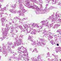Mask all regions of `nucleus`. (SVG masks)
<instances>
[{
    "label": "nucleus",
    "mask_w": 61,
    "mask_h": 61,
    "mask_svg": "<svg viewBox=\"0 0 61 61\" xmlns=\"http://www.w3.org/2000/svg\"><path fill=\"white\" fill-rule=\"evenodd\" d=\"M18 50L17 52L20 56L21 55V54L24 55V54L27 53V51L26 49L23 47L22 46L19 47Z\"/></svg>",
    "instance_id": "nucleus-1"
},
{
    "label": "nucleus",
    "mask_w": 61,
    "mask_h": 61,
    "mask_svg": "<svg viewBox=\"0 0 61 61\" xmlns=\"http://www.w3.org/2000/svg\"><path fill=\"white\" fill-rule=\"evenodd\" d=\"M40 40H41V42H39L37 43H36V46H38L39 45L41 46V47H44V45H45L46 44V43H45V39H39Z\"/></svg>",
    "instance_id": "nucleus-2"
},
{
    "label": "nucleus",
    "mask_w": 61,
    "mask_h": 61,
    "mask_svg": "<svg viewBox=\"0 0 61 61\" xmlns=\"http://www.w3.org/2000/svg\"><path fill=\"white\" fill-rule=\"evenodd\" d=\"M35 2V3H37L38 2V1H36V0H25V2L26 3V5H25L26 6L28 7L29 6L30 3V2Z\"/></svg>",
    "instance_id": "nucleus-3"
},
{
    "label": "nucleus",
    "mask_w": 61,
    "mask_h": 61,
    "mask_svg": "<svg viewBox=\"0 0 61 61\" xmlns=\"http://www.w3.org/2000/svg\"><path fill=\"white\" fill-rule=\"evenodd\" d=\"M7 44L8 45H9L7 47V50H8V53L10 52L11 53H13V52H12V50L11 49V46L13 45L12 43L8 42Z\"/></svg>",
    "instance_id": "nucleus-4"
},
{
    "label": "nucleus",
    "mask_w": 61,
    "mask_h": 61,
    "mask_svg": "<svg viewBox=\"0 0 61 61\" xmlns=\"http://www.w3.org/2000/svg\"><path fill=\"white\" fill-rule=\"evenodd\" d=\"M19 4L20 5V7H19V8L20 10H21L22 12H23V14H22V15H23L24 14L26 11V10L24 9V7L23 6V4H22L20 2H19Z\"/></svg>",
    "instance_id": "nucleus-5"
},
{
    "label": "nucleus",
    "mask_w": 61,
    "mask_h": 61,
    "mask_svg": "<svg viewBox=\"0 0 61 61\" xmlns=\"http://www.w3.org/2000/svg\"><path fill=\"white\" fill-rule=\"evenodd\" d=\"M30 8H32V9H36V13L37 15V14H38V12L39 10H40V9L38 6H37L36 5H34L33 6L32 5L30 6Z\"/></svg>",
    "instance_id": "nucleus-6"
},
{
    "label": "nucleus",
    "mask_w": 61,
    "mask_h": 61,
    "mask_svg": "<svg viewBox=\"0 0 61 61\" xmlns=\"http://www.w3.org/2000/svg\"><path fill=\"white\" fill-rule=\"evenodd\" d=\"M18 38H15V42H14V45H13L11 46L12 48H15V46H16V45L18 46L19 45V42L17 41H18Z\"/></svg>",
    "instance_id": "nucleus-7"
},
{
    "label": "nucleus",
    "mask_w": 61,
    "mask_h": 61,
    "mask_svg": "<svg viewBox=\"0 0 61 61\" xmlns=\"http://www.w3.org/2000/svg\"><path fill=\"white\" fill-rule=\"evenodd\" d=\"M14 26V25H12V26H10L9 27V28L8 29H6L5 28V31H4V32L5 33H6V34H7V32L8 31V30H10V29H15V28H16V26L15 27V26Z\"/></svg>",
    "instance_id": "nucleus-8"
},
{
    "label": "nucleus",
    "mask_w": 61,
    "mask_h": 61,
    "mask_svg": "<svg viewBox=\"0 0 61 61\" xmlns=\"http://www.w3.org/2000/svg\"><path fill=\"white\" fill-rule=\"evenodd\" d=\"M48 31V29L47 28H46L44 30H42L41 31V32H42L43 33L44 36H47V37H48L47 36V31Z\"/></svg>",
    "instance_id": "nucleus-9"
},
{
    "label": "nucleus",
    "mask_w": 61,
    "mask_h": 61,
    "mask_svg": "<svg viewBox=\"0 0 61 61\" xmlns=\"http://www.w3.org/2000/svg\"><path fill=\"white\" fill-rule=\"evenodd\" d=\"M23 36L22 35H20L19 37V39L18 38V37L17 36L16 38H15H15H18V41H17V42H19V40L20 45V44H23V43H22V39H21V38H22V37H23Z\"/></svg>",
    "instance_id": "nucleus-10"
},
{
    "label": "nucleus",
    "mask_w": 61,
    "mask_h": 61,
    "mask_svg": "<svg viewBox=\"0 0 61 61\" xmlns=\"http://www.w3.org/2000/svg\"><path fill=\"white\" fill-rule=\"evenodd\" d=\"M2 33L3 36V38L2 37L0 38V41H3L5 38L7 39V34H6V33L3 32H2Z\"/></svg>",
    "instance_id": "nucleus-11"
},
{
    "label": "nucleus",
    "mask_w": 61,
    "mask_h": 61,
    "mask_svg": "<svg viewBox=\"0 0 61 61\" xmlns=\"http://www.w3.org/2000/svg\"><path fill=\"white\" fill-rule=\"evenodd\" d=\"M46 10L47 9H45V10H40H40H39L38 11V14H37V15H39L40 14H45L46 13Z\"/></svg>",
    "instance_id": "nucleus-12"
},
{
    "label": "nucleus",
    "mask_w": 61,
    "mask_h": 61,
    "mask_svg": "<svg viewBox=\"0 0 61 61\" xmlns=\"http://www.w3.org/2000/svg\"><path fill=\"white\" fill-rule=\"evenodd\" d=\"M18 60H22V57H23V58H25V56H24V54L22 55V54H20V55L18 54Z\"/></svg>",
    "instance_id": "nucleus-13"
},
{
    "label": "nucleus",
    "mask_w": 61,
    "mask_h": 61,
    "mask_svg": "<svg viewBox=\"0 0 61 61\" xmlns=\"http://www.w3.org/2000/svg\"><path fill=\"white\" fill-rule=\"evenodd\" d=\"M41 31H42V30H39V29H37V30L34 29L33 30V31L30 33V34H33V35H36V32H41Z\"/></svg>",
    "instance_id": "nucleus-14"
},
{
    "label": "nucleus",
    "mask_w": 61,
    "mask_h": 61,
    "mask_svg": "<svg viewBox=\"0 0 61 61\" xmlns=\"http://www.w3.org/2000/svg\"><path fill=\"white\" fill-rule=\"evenodd\" d=\"M23 26L26 29V31H27L25 33V35H27V34H28V33H29V30H28V25L26 24H25V25L23 24Z\"/></svg>",
    "instance_id": "nucleus-15"
},
{
    "label": "nucleus",
    "mask_w": 61,
    "mask_h": 61,
    "mask_svg": "<svg viewBox=\"0 0 61 61\" xmlns=\"http://www.w3.org/2000/svg\"><path fill=\"white\" fill-rule=\"evenodd\" d=\"M40 56L39 55L38 57L36 58L35 57H32L31 58V60H32L33 61H38V60H40V59H39L38 58H39V57Z\"/></svg>",
    "instance_id": "nucleus-16"
},
{
    "label": "nucleus",
    "mask_w": 61,
    "mask_h": 61,
    "mask_svg": "<svg viewBox=\"0 0 61 61\" xmlns=\"http://www.w3.org/2000/svg\"><path fill=\"white\" fill-rule=\"evenodd\" d=\"M7 53H9L8 52H8H7V50L5 49L3 51V54H4V55H5V56H7Z\"/></svg>",
    "instance_id": "nucleus-17"
},
{
    "label": "nucleus",
    "mask_w": 61,
    "mask_h": 61,
    "mask_svg": "<svg viewBox=\"0 0 61 61\" xmlns=\"http://www.w3.org/2000/svg\"><path fill=\"white\" fill-rule=\"evenodd\" d=\"M58 20V18L57 17H56V18H55L54 17H53L52 20V22H53L54 23H55V22L57 21V20Z\"/></svg>",
    "instance_id": "nucleus-18"
},
{
    "label": "nucleus",
    "mask_w": 61,
    "mask_h": 61,
    "mask_svg": "<svg viewBox=\"0 0 61 61\" xmlns=\"http://www.w3.org/2000/svg\"><path fill=\"white\" fill-rule=\"evenodd\" d=\"M55 49H56V53H58L59 51L61 52V47H59L58 48L57 47Z\"/></svg>",
    "instance_id": "nucleus-19"
},
{
    "label": "nucleus",
    "mask_w": 61,
    "mask_h": 61,
    "mask_svg": "<svg viewBox=\"0 0 61 61\" xmlns=\"http://www.w3.org/2000/svg\"><path fill=\"white\" fill-rule=\"evenodd\" d=\"M46 21H47V20H46V21L45 20H43L42 21L41 23H42V25H46Z\"/></svg>",
    "instance_id": "nucleus-20"
},
{
    "label": "nucleus",
    "mask_w": 61,
    "mask_h": 61,
    "mask_svg": "<svg viewBox=\"0 0 61 61\" xmlns=\"http://www.w3.org/2000/svg\"><path fill=\"white\" fill-rule=\"evenodd\" d=\"M5 46V44L4 43H3L2 44L1 47H2L3 49H4V50L6 49V46Z\"/></svg>",
    "instance_id": "nucleus-21"
},
{
    "label": "nucleus",
    "mask_w": 61,
    "mask_h": 61,
    "mask_svg": "<svg viewBox=\"0 0 61 61\" xmlns=\"http://www.w3.org/2000/svg\"><path fill=\"white\" fill-rule=\"evenodd\" d=\"M10 11L11 13L13 14H16V13L17 12V10H15L13 9H11Z\"/></svg>",
    "instance_id": "nucleus-22"
},
{
    "label": "nucleus",
    "mask_w": 61,
    "mask_h": 61,
    "mask_svg": "<svg viewBox=\"0 0 61 61\" xmlns=\"http://www.w3.org/2000/svg\"><path fill=\"white\" fill-rule=\"evenodd\" d=\"M6 18L5 17H4L3 18H2L1 19V22H5V20Z\"/></svg>",
    "instance_id": "nucleus-23"
},
{
    "label": "nucleus",
    "mask_w": 61,
    "mask_h": 61,
    "mask_svg": "<svg viewBox=\"0 0 61 61\" xmlns=\"http://www.w3.org/2000/svg\"><path fill=\"white\" fill-rule=\"evenodd\" d=\"M8 6V5H7L5 7H3V8H2L1 9L3 11V12H4L5 10H6V8H7Z\"/></svg>",
    "instance_id": "nucleus-24"
},
{
    "label": "nucleus",
    "mask_w": 61,
    "mask_h": 61,
    "mask_svg": "<svg viewBox=\"0 0 61 61\" xmlns=\"http://www.w3.org/2000/svg\"><path fill=\"white\" fill-rule=\"evenodd\" d=\"M58 2H59L58 5H59L61 4V0H55V2L56 3V2L58 3Z\"/></svg>",
    "instance_id": "nucleus-25"
},
{
    "label": "nucleus",
    "mask_w": 61,
    "mask_h": 61,
    "mask_svg": "<svg viewBox=\"0 0 61 61\" xmlns=\"http://www.w3.org/2000/svg\"><path fill=\"white\" fill-rule=\"evenodd\" d=\"M46 1H48V2H47V3H52L53 2H54V0H45Z\"/></svg>",
    "instance_id": "nucleus-26"
},
{
    "label": "nucleus",
    "mask_w": 61,
    "mask_h": 61,
    "mask_svg": "<svg viewBox=\"0 0 61 61\" xmlns=\"http://www.w3.org/2000/svg\"><path fill=\"white\" fill-rule=\"evenodd\" d=\"M0 14L1 15L4 14V12L1 8V6H0Z\"/></svg>",
    "instance_id": "nucleus-27"
},
{
    "label": "nucleus",
    "mask_w": 61,
    "mask_h": 61,
    "mask_svg": "<svg viewBox=\"0 0 61 61\" xmlns=\"http://www.w3.org/2000/svg\"><path fill=\"white\" fill-rule=\"evenodd\" d=\"M16 19H18V20H19V22L20 23H22L23 22V21L21 20V19L18 18L17 17H16Z\"/></svg>",
    "instance_id": "nucleus-28"
},
{
    "label": "nucleus",
    "mask_w": 61,
    "mask_h": 61,
    "mask_svg": "<svg viewBox=\"0 0 61 61\" xmlns=\"http://www.w3.org/2000/svg\"><path fill=\"white\" fill-rule=\"evenodd\" d=\"M48 34H47V35L48 37L47 36H45V37H48V35H49V36H52V33L51 32H48Z\"/></svg>",
    "instance_id": "nucleus-29"
},
{
    "label": "nucleus",
    "mask_w": 61,
    "mask_h": 61,
    "mask_svg": "<svg viewBox=\"0 0 61 61\" xmlns=\"http://www.w3.org/2000/svg\"><path fill=\"white\" fill-rule=\"evenodd\" d=\"M46 24H45V26H47V27H50V26L49 25V23H49V22L48 21H47V22H46Z\"/></svg>",
    "instance_id": "nucleus-30"
},
{
    "label": "nucleus",
    "mask_w": 61,
    "mask_h": 61,
    "mask_svg": "<svg viewBox=\"0 0 61 61\" xmlns=\"http://www.w3.org/2000/svg\"><path fill=\"white\" fill-rule=\"evenodd\" d=\"M53 36L54 38L55 41H56L57 40V35H54Z\"/></svg>",
    "instance_id": "nucleus-31"
},
{
    "label": "nucleus",
    "mask_w": 61,
    "mask_h": 61,
    "mask_svg": "<svg viewBox=\"0 0 61 61\" xmlns=\"http://www.w3.org/2000/svg\"><path fill=\"white\" fill-rule=\"evenodd\" d=\"M35 45H36V41H32V46H34Z\"/></svg>",
    "instance_id": "nucleus-32"
},
{
    "label": "nucleus",
    "mask_w": 61,
    "mask_h": 61,
    "mask_svg": "<svg viewBox=\"0 0 61 61\" xmlns=\"http://www.w3.org/2000/svg\"><path fill=\"white\" fill-rule=\"evenodd\" d=\"M37 25V24H36V23H33V24H32V27H33V28L35 27V26H36Z\"/></svg>",
    "instance_id": "nucleus-33"
},
{
    "label": "nucleus",
    "mask_w": 61,
    "mask_h": 61,
    "mask_svg": "<svg viewBox=\"0 0 61 61\" xmlns=\"http://www.w3.org/2000/svg\"><path fill=\"white\" fill-rule=\"evenodd\" d=\"M23 12L21 10V11H20V13L19 15L20 16L21 15V16H24V14H23V15H23Z\"/></svg>",
    "instance_id": "nucleus-34"
},
{
    "label": "nucleus",
    "mask_w": 61,
    "mask_h": 61,
    "mask_svg": "<svg viewBox=\"0 0 61 61\" xmlns=\"http://www.w3.org/2000/svg\"><path fill=\"white\" fill-rule=\"evenodd\" d=\"M51 61H57V58H55V59H52L51 60Z\"/></svg>",
    "instance_id": "nucleus-35"
},
{
    "label": "nucleus",
    "mask_w": 61,
    "mask_h": 61,
    "mask_svg": "<svg viewBox=\"0 0 61 61\" xmlns=\"http://www.w3.org/2000/svg\"><path fill=\"white\" fill-rule=\"evenodd\" d=\"M56 32H57V33H59V34L61 35V30L60 29H59V30H58L56 31Z\"/></svg>",
    "instance_id": "nucleus-36"
},
{
    "label": "nucleus",
    "mask_w": 61,
    "mask_h": 61,
    "mask_svg": "<svg viewBox=\"0 0 61 61\" xmlns=\"http://www.w3.org/2000/svg\"><path fill=\"white\" fill-rule=\"evenodd\" d=\"M54 16V15H52L51 16H49V19L50 20H51V19H52L53 18V17Z\"/></svg>",
    "instance_id": "nucleus-37"
},
{
    "label": "nucleus",
    "mask_w": 61,
    "mask_h": 61,
    "mask_svg": "<svg viewBox=\"0 0 61 61\" xmlns=\"http://www.w3.org/2000/svg\"><path fill=\"white\" fill-rule=\"evenodd\" d=\"M13 5H12L11 6V7H13V8H15L17 7V5L16 4H15L13 6Z\"/></svg>",
    "instance_id": "nucleus-38"
},
{
    "label": "nucleus",
    "mask_w": 61,
    "mask_h": 61,
    "mask_svg": "<svg viewBox=\"0 0 61 61\" xmlns=\"http://www.w3.org/2000/svg\"><path fill=\"white\" fill-rule=\"evenodd\" d=\"M53 38V37H52V36H49V37L48 38V39L49 41H50L51 39H52Z\"/></svg>",
    "instance_id": "nucleus-39"
},
{
    "label": "nucleus",
    "mask_w": 61,
    "mask_h": 61,
    "mask_svg": "<svg viewBox=\"0 0 61 61\" xmlns=\"http://www.w3.org/2000/svg\"><path fill=\"white\" fill-rule=\"evenodd\" d=\"M32 27L31 26V27H30V30H28H28H29V33H30V31H32V30H33V28H32Z\"/></svg>",
    "instance_id": "nucleus-40"
},
{
    "label": "nucleus",
    "mask_w": 61,
    "mask_h": 61,
    "mask_svg": "<svg viewBox=\"0 0 61 61\" xmlns=\"http://www.w3.org/2000/svg\"><path fill=\"white\" fill-rule=\"evenodd\" d=\"M18 2L19 3L20 2V3H21V4H22V3L24 2V0H19Z\"/></svg>",
    "instance_id": "nucleus-41"
},
{
    "label": "nucleus",
    "mask_w": 61,
    "mask_h": 61,
    "mask_svg": "<svg viewBox=\"0 0 61 61\" xmlns=\"http://www.w3.org/2000/svg\"><path fill=\"white\" fill-rule=\"evenodd\" d=\"M55 26L56 27V28H57V27H59L60 26V25H58V24H56L55 25Z\"/></svg>",
    "instance_id": "nucleus-42"
},
{
    "label": "nucleus",
    "mask_w": 61,
    "mask_h": 61,
    "mask_svg": "<svg viewBox=\"0 0 61 61\" xmlns=\"http://www.w3.org/2000/svg\"><path fill=\"white\" fill-rule=\"evenodd\" d=\"M28 40L32 41V37L31 36H29V37L28 38Z\"/></svg>",
    "instance_id": "nucleus-43"
},
{
    "label": "nucleus",
    "mask_w": 61,
    "mask_h": 61,
    "mask_svg": "<svg viewBox=\"0 0 61 61\" xmlns=\"http://www.w3.org/2000/svg\"><path fill=\"white\" fill-rule=\"evenodd\" d=\"M42 26H44V25H41V26H40V30H43V28H42L43 27Z\"/></svg>",
    "instance_id": "nucleus-44"
},
{
    "label": "nucleus",
    "mask_w": 61,
    "mask_h": 61,
    "mask_svg": "<svg viewBox=\"0 0 61 61\" xmlns=\"http://www.w3.org/2000/svg\"><path fill=\"white\" fill-rule=\"evenodd\" d=\"M1 23H1L2 24V26H5V23L4 22H1Z\"/></svg>",
    "instance_id": "nucleus-45"
},
{
    "label": "nucleus",
    "mask_w": 61,
    "mask_h": 61,
    "mask_svg": "<svg viewBox=\"0 0 61 61\" xmlns=\"http://www.w3.org/2000/svg\"><path fill=\"white\" fill-rule=\"evenodd\" d=\"M24 54V56H25V58H26L27 59L28 58V57H28V55H27V56L26 55V54Z\"/></svg>",
    "instance_id": "nucleus-46"
},
{
    "label": "nucleus",
    "mask_w": 61,
    "mask_h": 61,
    "mask_svg": "<svg viewBox=\"0 0 61 61\" xmlns=\"http://www.w3.org/2000/svg\"><path fill=\"white\" fill-rule=\"evenodd\" d=\"M60 15H59L57 13H56L55 14V16H56L57 17H60Z\"/></svg>",
    "instance_id": "nucleus-47"
},
{
    "label": "nucleus",
    "mask_w": 61,
    "mask_h": 61,
    "mask_svg": "<svg viewBox=\"0 0 61 61\" xmlns=\"http://www.w3.org/2000/svg\"><path fill=\"white\" fill-rule=\"evenodd\" d=\"M5 26L6 28H8H8H9V25H8V24H6L5 25Z\"/></svg>",
    "instance_id": "nucleus-48"
},
{
    "label": "nucleus",
    "mask_w": 61,
    "mask_h": 61,
    "mask_svg": "<svg viewBox=\"0 0 61 61\" xmlns=\"http://www.w3.org/2000/svg\"><path fill=\"white\" fill-rule=\"evenodd\" d=\"M47 56H46V58H47L48 57H49V56H50V55H49V52H48V53H47Z\"/></svg>",
    "instance_id": "nucleus-49"
},
{
    "label": "nucleus",
    "mask_w": 61,
    "mask_h": 61,
    "mask_svg": "<svg viewBox=\"0 0 61 61\" xmlns=\"http://www.w3.org/2000/svg\"><path fill=\"white\" fill-rule=\"evenodd\" d=\"M50 43L52 45H54V40H52L51 41Z\"/></svg>",
    "instance_id": "nucleus-50"
},
{
    "label": "nucleus",
    "mask_w": 61,
    "mask_h": 61,
    "mask_svg": "<svg viewBox=\"0 0 61 61\" xmlns=\"http://www.w3.org/2000/svg\"><path fill=\"white\" fill-rule=\"evenodd\" d=\"M18 27L19 28H20V29H23V28L22 27V26H18Z\"/></svg>",
    "instance_id": "nucleus-51"
},
{
    "label": "nucleus",
    "mask_w": 61,
    "mask_h": 61,
    "mask_svg": "<svg viewBox=\"0 0 61 61\" xmlns=\"http://www.w3.org/2000/svg\"><path fill=\"white\" fill-rule=\"evenodd\" d=\"M49 5L48 4H46V7L45 8V9H47V6H48V5Z\"/></svg>",
    "instance_id": "nucleus-52"
},
{
    "label": "nucleus",
    "mask_w": 61,
    "mask_h": 61,
    "mask_svg": "<svg viewBox=\"0 0 61 61\" xmlns=\"http://www.w3.org/2000/svg\"><path fill=\"white\" fill-rule=\"evenodd\" d=\"M58 21H59V22L60 23L61 22V19H58Z\"/></svg>",
    "instance_id": "nucleus-53"
},
{
    "label": "nucleus",
    "mask_w": 61,
    "mask_h": 61,
    "mask_svg": "<svg viewBox=\"0 0 61 61\" xmlns=\"http://www.w3.org/2000/svg\"><path fill=\"white\" fill-rule=\"evenodd\" d=\"M21 10H18L17 11V12L16 13L17 14H18V13H20V12L21 11Z\"/></svg>",
    "instance_id": "nucleus-54"
},
{
    "label": "nucleus",
    "mask_w": 61,
    "mask_h": 61,
    "mask_svg": "<svg viewBox=\"0 0 61 61\" xmlns=\"http://www.w3.org/2000/svg\"><path fill=\"white\" fill-rule=\"evenodd\" d=\"M25 30H26V29L25 28L23 29L22 31L23 32H25Z\"/></svg>",
    "instance_id": "nucleus-55"
},
{
    "label": "nucleus",
    "mask_w": 61,
    "mask_h": 61,
    "mask_svg": "<svg viewBox=\"0 0 61 61\" xmlns=\"http://www.w3.org/2000/svg\"><path fill=\"white\" fill-rule=\"evenodd\" d=\"M17 55V54H16V53H14V54L13 55V56H15V55Z\"/></svg>",
    "instance_id": "nucleus-56"
},
{
    "label": "nucleus",
    "mask_w": 61,
    "mask_h": 61,
    "mask_svg": "<svg viewBox=\"0 0 61 61\" xmlns=\"http://www.w3.org/2000/svg\"><path fill=\"white\" fill-rule=\"evenodd\" d=\"M48 10H52L51 7H50L49 8H48Z\"/></svg>",
    "instance_id": "nucleus-57"
},
{
    "label": "nucleus",
    "mask_w": 61,
    "mask_h": 61,
    "mask_svg": "<svg viewBox=\"0 0 61 61\" xmlns=\"http://www.w3.org/2000/svg\"><path fill=\"white\" fill-rule=\"evenodd\" d=\"M13 32H14V30H11V31L10 33H11V34H12V33H13Z\"/></svg>",
    "instance_id": "nucleus-58"
},
{
    "label": "nucleus",
    "mask_w": 61,
    "mask_h": 61,
    "mask_svg": "<svg viewBox=\"0 0 61 61\" xmlns=\"http://www.w3.org/2000/svg\"><path fill=\"white\" fill-rule=\"evenodd\" d=\"M13 58H14V59H17V57H13Z\"/></svg>",
    "instance_id": "nucleus-59"
},
{
    "label": "nucleus",
    "mask_w": 61,
    "mask_h": 61,
    "mask_svg": "<svg viewBox=\"0 0 61 61\" xmlns=\"http://www.w3.org/2000/svg\"><path fill=\"white\" fill-rule=\"evenodd\" d=\"M39 1L40 2V3H41V4H43V1H42V0H39Z\"/></svg>",
    "instance_id": "nucleus-60"
},
{
    "label": "nucleus",
    "mask_w": 61,
    "mask_h": 61,
    "mask_svg": "<svg viewBox=\"0 0 61 61\" xmlns=\"http://www.w3.org/2000/svg\"><path fill=\"white\" fill-rule=\"evenodd\" d=\"M2 48L1 47V46H0V52H2Z\"/></svg>",
    "instance_id": "nucleus-61"
},
{
    "label": "nucleus",
    "mask_w": 61,
    "mask_h": 61,
    "mask_svg": "<svg viewBox=\"0 0 61 61\" xmlns=\"http://www.w3.org/2000/svg\"><path fill=\"white\" fill-rule=\"evenodd\" d=\"M49 26H50V27H52V24H50Z\"/></svg>",
    "instance_id": "nucleus-62"
},
{
    "label": "nucleus",
    "mask_w": 61,
    "mask_h": 61,
    "mask_svg": "<svg viewBox=\"0 0 61 61\" xmlns=\"http://www.w3.org/2000/svg\"><path fill=\"white\" fill-rule=\"evenodd\" d=\"M18 30L16 29L15 30V33H17L18 32Z\"/></svg>",
    "instance_id": "nucleus-63"
},
{
    "label": "nucleus",
    "mask_w": 61,
    "mask_h": 61,
    "mask_svg": "<svg viewBox=\"0 0 61 61\" xmlns=\"http://www.w3.org/2000/svg\"><path fill=\"white\" fill-rule=\"evenodd\" d=\"M34 50H35V51H36V52H38V51H37V49H36L35 48Z\"/></svg>",
    "instance_id": "nucleus-64"
}]
</instances>
